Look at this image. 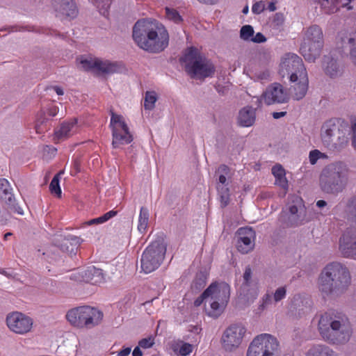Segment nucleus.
Instances as JSON below:
<instances>
[{"label": "nucleus", "instance_id": "nucleus-50", "mask_svg": "<svg viewBox=\"0 0 356 356\" xmlns=\"http://www.w3.org/2000/svg\"><path fill=\"white\" fill-rule=\"evenodd\" d=\"M321 156H323V154L317 149L311 151L309 155L311 164L314 165Z\"/></svg>", "mask_w": 356, "mask_h": 356}, {"label": "nucleus", "instance_id": "nucleus-37", "mask_svg": "<svg viewBox=\"0 0 356 356\" xmlns=\"http://www.w3.org/2000/svg\"><path fill=\"white\" fill-rule=\"evenodd\" d=\"M149 221V211L147 209L141 207L138 217V229L140 233L145 232Z\"/></svg>", "mask_w": 356, "mask_h": 356}, {"label": "nucleus", "instance_id": "nucleus-52", "mask_svg": "<svg viewBox=\"0 0 356 356\" xmlns=\"http://www.w3.org/2000/svg\"><path fill=\"white\" fill-rule=\"evenodd\" d=\"M265 9V3L263 1L256 2L253 4L252 10L255 14H260Z\"/></svg>", "mask_w": 356, "mask_h": 356}, {"label": "nucleus", "instance_id": "nucleus-12", "mask_svg": "<svg viewBox=\"0 0 356 356\" xmlns=\"http://www.w3.org/2000/svg\"><path fill=\"white\" fill-rule=\"evenodd\" d=\"M321 138L324 145L333 150L346 142L343 131L332 120L326 122L322 127Z\"/></svg>", "mask_w": 356, "mask_h": 356}, {"label": "nucleus", "instance_id": "nucleus-64", "mask_svg": "<svg viewBox=\"0 0 356 356\" xmlns=\"http://www.w3.org/2000/svg\"><path fill=\"white\" fill-rule=\"evenodd\" d=\"M132 355L133 356H142L143 355V353L139 346H137L134 348Z\"/></svg>", "mask_w": 356, "mask_h": 356}, {"label": "nucleus", "instance_id": "nucleus-59", "mask_svg": "<svg viewBox=\"0 0 356 356\" xmlns=\"http://www.w3.org/2000/svg\"><path fill=\"white\" fill-rule=\"evenodd\" d=\"M353 136H352V145L356 149V122L352 126Z\"/></svg>", "mask_w": 356, "mask_h": 356}, {"label": "nucleus", "instance_id": "nucleus-28", "mask_svg": "<svg viewBox=\"0 0 356 356\" xmlns=\"http://www.w3.org/2000/svg\"><path fill=\"white\" fill-rule=\"evenodd\" d=\"M258 296L257 284H242L240 290L241 299L248 305L254 302Z\"/></svg>", "mask_w": 356, "mask_h": 356}, {"label": "nucleus", "instance_id": "nucleus-41", "mask_svg": "<svg viewBox=\"0 0 356 356\" xmlns=\"http://www.w3.org/2000/svg\"><path fill=\"white\" fill-rule=\"evenodd\" d=\"M217 189L218 191V193L220 195L221 207H226L229 202V188L227 187L220 186V185L217 186Z\"/></svg>", "mask_w": 356, "mask_h": 356}, {"label": "nucleus", "instance_id": "nucleus-55", "mask_svg": "<svg viewBox=\"0 0 356 356\" xmlns=\"http://www.w3.org/2000/svg\"><path fill=\"white\" fill-rule=\"evenodd\" d=\"M266 41V37L261 33H257L252 37L251 42L254 43H262Z\"/></svg>", "mask_w": 356, "mask_h": 356}, {"label": "nucleus", "instance_id": "nucleus-3", "mask_svg": "<svg viewBox=\"0 0 356 356\" xmlns=\"http://www.w3.org/2000/svg\"><path fill=\"white\" fill-rule=\"evenodd\" d=\"M350 283L348 270L337 262L327 264L318 278V288L324 296L336 298L346 292Z\"/></svg>", "mask_w": 356, "mask_h": 356}, {"label": "nucleus", "instance_id": "nucleus-34", "mask_svg": "<svg viewBox=\"0 0 356 356\" xmlns=\"http://www.w3.org/2000/svg\"><path fill=\"white\" fill-rule=\"evenodd\" d=\"M49 120L44 111H40L38 113L35 126L37 133L41 134L48 129Z\"/></svg>", "mask_w": 356, "mask_h": 356}, {"label": "nucleus", "instance_id": "nucleus-6", "mask_svg": "<svg viewBox=\"0 0 356 356\" xmlns=\"http://www.w3.org/2000/svg\"><path fill=\"white\" fill-rule=\"evenodd\" d=\"M207 295L206 307L207 314L212 317L220 316L226 307L230 296V287L225 282L211 284L204 291Z\"/></svg>", "mask_w": 356, "mask_h": 356}, {"label": "nucleus", "instance_id": "nucleus-38", "mask_svg": "<svg viewBox=\"0 0 356 356\" xmlns=\"http://www.w3.org/2000/svg\"><path fill=\"white\" fill-rule=\"evenodd\" d=\"M100 59L99 58H84L80 60V67L83 70L88 71L95 70L97 71Z\"/></svg>", "mask_w": 356, "mask_h": 356}, {"label": "nucleus", "instance_id": "nucleus-15", "mask_svg": "<svg viewBox=\"0 0 356 356\" xmlns=\"http://www.w3.org/2000/svg\"><path fill=\"white\" fill-rule=\"evenodd\" d=\"M79 244V238L74 236H63L56 235L54 239V245L46 252H43V254H47L48 256H53L56 254V250L57 248H59L62 252H67L70 255L75 254L76 250Z\"/></svg>", "mask_w": 356, "mask_h": 356}, {"label": "nucleus", "instance_id": "nucleus-44", "mask_svg": "<svg viewBox=\"0 0 356 356\" xmlns=\"http://www.w3.org/2000/svg\"><path fill=\"white\" fill-rule=\"evenodd\" d=\"M346 40L347 43L350 45V59L356 66V38L348 37Z\"/></svg>", "mask_w": 356, "mask_h": 356}, {"label": "nucleus", "instance_id": "nucleus-17", "mask_svg": "<svg viewBox=\"0 0 356 356\" xmlns=\"http://www.w3.org/2000/svg\"><path fill=\"white\" fill-rule=\"evenodd\" d=\"M236 248L242 254H248L254 248L255 232L250 227H241L236 232Z\"/></svg>", "mask_w": 356, "mask_h": 356}, {"label": "nucleus", "instance_id": "nucleus-7", "mask_svg": "<svg viewBox=\"0 0 356 356\" xmlns=\"http://www.w3.org/2000/svg\"><path fill=\"white\" fill-rule=\"evenodd\" d=\"M166 252V245L161 237L152 241L143 251L140 258V268L145 273L156 270L163 262Z\"/></svg>", "mask_w": 356, "mask_h": 356}, {"label": "nucleus", "instance_id": "nucleus-27", "mask_svg": "<svg viewBox=\"0 0 356 356\" xmlns=\"http://www.w3.org/2000/svg\"><path fill=\"white\" fill-rule=\"evenodd\" d=\"M124 71V67L118 62L110 60H99L97 72L104 74L111 75L115 73H122Z\"/></svg>", "mask_w": 356, "mask_h": 356}, {"label": "nucleus", "instance_id": "nucleus-49", "mask_svg": "<svg viewBox=\"0 0 356 356\" xmlns=\"http://www.w3.org/2000/svg\"><path fill=\"white\" fill-rule=\"evenodd\" d=\"M286 290L285 287H280L274 293L273 298L275 302H279L285 298Z\"/></svg>", "mask_w": 356, "mask_h": 356}, {"label": "nucleus", "instance_id": "nucleus-26", "mask_svg": "<svg viewBox=\"0 0 356 356\" xmlns=\"http://www.w3.org/2000/svg\"><path fill=\"white\" fill-rule=\"evenodd\" d=\"M321 5V8L327 14L334 13L339 10L338 4L341 3V6L347 7L348 10L352 8L348 6L349 3L353 0H314Z\"/></svg>", "mask_w": 356, "mask_h": 356}, {"label": "nucleus", "instance_id": "nucleus-47", "mask_svg": "<svg viewBox=\"0 0 356 356\" xmlns=\"http://www.w3.org/2000/svg\"><path fill=\"white\" fill-rule=\"evenodd\" d=\"M348 211L350 217L356 221V197L350 201L348 205Z\"/></svg>", "mask_w": 356, "mask_h": 356}, {"label": "nucleus", "instance_id": "nucleus-16", "mask_svg": "<svg viewBox=\"0 0 356 356\" xmlns=\"http://www.w3.org/2000/svg\"><path fill=\"white\" fill-rule=\"evenodd\" d=\"M6 323L12 332L25 334L31 330L33 321L31 318L22 313L13 312L7 316Z\"/></svg>", "mask_w": 356, "mask_h": 356}, {"label": "nucleus", "instance_id": "nucleus-10", "mask_svg": "<svg viewBox=\"0 0 356 356\" xmlns=\"http://www.w3.org/2000/svg\"><path fill=\"white\" fill-rule=\"evenodd\" d=\"M280 74L283 78H289L291 82L296 81L298 77L305 78L306 69L301 58L295 54H285L280 63Z\"/></svg>", "mask_w": 356, "mask_h": 356}, {"label": "nucleus", "instance_id": "nucleus-2", "mask_svg": "<svg viewBox=\"0 0 356 356\" xmlns=\"http://www.w3.org/2000/svg\"><path fill=\"white\" fill-rule=\"evenodd\" d=\"M318 328L323 339L332 344H345L352 334L348 318L334 312H326L321 316Z\"/></svg>", "mask_w": 356, "mask_h": 356}, {"label": "nucleus", "instance_id": "nucleus-8", "mask_svg": "<svg viewBox=\"0 0 356 356\" xmlns=\"http://www.w3.org/2000/svg\"><path fill=\"white\" fill-rule=\"evenodd\" d=\"M66 318L75 327L90 329L101 323L103 313L94 307L83 306L68 311Z\"/></svg>", "mask_w": 356, "mask_h": 356}, {"label": "nucleus", "instance_id": "nucleus-32", "mask_svg": "<svg viewBox=\"0 0 356 356\" xmlns=\"http://www.w3.org/2000/svg\"><path fill=\"white\" fill-rule=\"evenodd\" d=\"M272 173L275 177V184L284 190L289 188L288 180L286 178L285 170L281 165H275L272 168Z\"/></svg>", "mask_w": 356, "mask_h": 356}, {"label": "nucleus", "instance_id": "nucleus-31", "mask_svg": "<svg viewBox=\"0 0 356 356\" xmlns=\"http://www.w3.org/2000/svg\"><path fill=\"white\" fill-rule=\"evenodd\" d=\"M299 78L302 81H300L298 83H296L291 90V94L293 98L296 100L302 99L305 96L308 88V83L306 77L303 78L302 76Z\"/></svg>", "mask_w": 356, "mask_h": 356}, {"label": "nucleus", "instance_id": "nucleus-57", "mask_svg": "<svg viewBox=\"0 0 356 356\" xmlns=\"http://www.w3.org/2000/svg\"><path fill=\"white\" fill-rule=\"evenodd\" d=\"M284 16L281 13H276L275 17H274V19H273V22L277 25V26H280L283 24L284 22Z\"/></svg>", "mask_w": 356, "mask_h": 356}, {"label": "nucleus", "instance_id": "nucleus-1", "mask_svg": "<svg viewBox=\"0 0 356 356\" xmlns=\"http://www.w3.org/2000/svg\"><path fill=\"white\" fill-rule=\"evenodd\" d=\"M132 38L141 49L156 54L168 45L169 35L162 24L156 19H138L133 26Z\"/></svg>", "mask_w": 356, "mask_h": 356}, {"label": "nucleus", "instance_id": "nucleus-4", "mask_svg": "<svg viewBox=\"0 0 356 356\" xmlns=\"http://www.w3.org/2000/svg\"><path fill=\"white\" fill-rule=\"evenodd\" d=\"M348 181V168L342 161L326 165L319 176L321 189L327 194L337 195L343 191Z\"/></svg>", "mask_w": 356, "mask_h": 356}, {"label": "nucleus", "instance_id": "nucleus-14", "mask_svg": "<svg viewBox=\"0 0 356 356\" xmlns=\"http://www.w3.org/2000/svg\"><path fill=\"white\" fill-rule=\"evenodd\" d=\"M245 333V328L240 324L229 326L223 332L221 342L223 348L227 351H232L238 348L242 342Z\"/></svg>", "mask_w": 356, "mask_h": 356}, {"label": "nucleus", "instance_id": "nucleus-13", "mask_svg": "<svg viewBox=\"0 0 356 356\" xmlns=\"http://www.w3.org/2000/svg\"><path fill=\"white\" fill-rule=\"evenodd\" d=\"M306 211L302 200L299 197H293L288 206L286 211L282 216V220L288 226H298L305 220Z\"/></svg>", "mask_w": 356, "mask_h": 356}, {"label": "nucleus", "instance_id": "nucleus-21", "mask_svg": "<svg viewBox=\"0 0 356 356\" xmlns=\"http://www.w3.org/2000/svg\"><path fill=\"white\" fill-rule=\"evenodd\" d=\"M70 279L76 282H90L92 284H97L103 282L104 275L101 269L92 266L87 269H81L72 273Z\"/></svg>", "mask_w": 356, "mask_h": 356}, {"label": "nucleus", "instance_id": "nucleus-25", "mask_svg": "<svg viewBox=\"0 0 356 356\" xmlns=\"http://www.w3.org/2000/svg\"><path fill=\"white\" fill-rule=\"evenodd\" d=\"M323 70L330 78H336L342 74V69L337 59L331 56L323 58Z\"/></svg>", "mask_w": 356, "mask_h": 356}, {"label": "nucleus", "instance_id": "nucleus-29", "mask_svg": "<svg viewBox=\"0 0 356 356\" xmlns=\"http://www.w3.org/2000/svg\"><path fill=\"white\" fill-rule=\"evenodd\" d=\"M255 118V109L246 106L239 111L238 122L242 127H250L254 123Z\"/></svg>", "mask_w": 356, "mask_h": 356}, {"label": "nucleus", "instance_id": "nucleus-46", "mask_svg": "<svg viewBox=\"0 0 356 356\" xmlns=\"http://www.w3.org/2000/svg\"><path fill=\"white\" fill-rule=\"evenodd\" d=\"M49 189L51 193H54L58 197L61 195V190L59 185V175H56L54 177L49 184Z\"/></svg>", "mask_w": 356, "mask_h": 356}, {"label": "nucleus", "instance_id": "nucleus-23", "mask_svg": "<svg viewBox=\"0 0 356 356\" xmlns=\"http://www.w3.org/2000/svg\"><path fill=\"white\" fill-rule=\"evenodd\" d=\"M324 43L302 41L300 52L304 58L314 63L320 56Z\"/></svg>", "mask_w": 356, "mask_h": 356}, {"label": "nucleus", "instance_id": "nucleus-40", "mask_svg": "<svg viewBox=\"0 0 356 356\" xmlns=\"http://www.w3.org/2000/svg\"><path fill=\"white\" fill-rule=\"evenodd\" d=\"M193 345L184 341H179L175 345L173 350L181 356H186L193 351Z\"/></svg>", "mask_w": 356, "mask_h": 356}, {"label": "nucleus", "instance_id": "nucleus-35", "mask_svg": "<svg viewBox=\"0 0 356 356\" xmlns=\"http://www.w3.org/2000/svg\"><path fill=\"white\" fill-rule=\"evenodd\" d=\"M76 123V119H74L71 122L63 123L60 129L56 131L55 135L58 139H63L70 136V131Z\"/></svg>", "mask_w": 356, "mask_h": 356}, {"label": "nucleus", "instance_id": "nucleus-20", "mask_svg": "<svg viewBox=\"0 0 356 356\" xmlns=\"http://www.w3.org/2000/svg\"><path fill=\"white\" fill-rule=\"evenodd\" d=\"M0 197L8 207V209L19 215H23V209L19 203L16 202L12 193V188L10 184L6 179H0Z\"/></svg>", "mask_w": 356, "mask_h": 356}, {"label": "nucleus", "instance_id": "nucleus-54", "mask_svg": "<svg viewBox=\"0 0 356 356\" xmlns=\"http://www.w3.org/2000/svg\"><path fill=\"white\" fill-rule=\"evenodd\" d=\"M8 211H10V209H8V208L6 209V210H1L0 209V224L4 225L7 222L9 218V213ZM10 211H12L10 210Z\"/></svg>", "mask_w": 356, "mask_h": 356}, {"label": "nucleus", "instance_id": "nucleus-9", "mask_svg": "<svg viewBox=\"0 0 356 356\" xmlns=\"http://www.w3.org/2000/svg\"><path fill=\"white\" fill-rule=\"evenodd\" d=\"M279 348L277 339L269 334L254 338L247 350L246 356H275Z\"/></svg>", "mask_w": 356, "mask_h": 356}, {"label": "nucleus", "instance_id": "nucleus-43", "mask_svg": "<svg viewBox=\"0 0 356 356\" xmlns=\"http://www.w3.org/2000/svg\"><path fill=\"white\" fill-rule=\"evenodd\" d=\"M156 100L157 97L154 92H147L145 97V108L147 110H152L154 108Z\"/></svg>", "mask_w": 356, "mask_h": 356}, {"label": "nucleus", "instance_id": "nucleus-33", "mask_svg": "<svg viewBox=\"0 0 356 356\" xmlns=\"http://www.w3.org/2000/svg\"><path fill=\"white\" fill-rule=\"evenodd\" d=\"M306 356H337V354L328 346L318 344L313 346Z\"/></svg>", "mask_w": 356, "mask_h": 356}, {"label": "nucleus", "instance_id": "nucleus-58", "mask_svg": "<svg viewBox=\"0 0 356 356\" xmlns=\"http://www.w3.org/2000/svg\"><path fill=\"white\" fill-rule=\"evenodd\" d=\"M220 175H228L229 173V168L226 165H220L217 170Z\"/></svg>", "mask_w": 356, "mask_h": 356}, {"label": "nucleus", "instance_id": "nucleus-48", "mask_svg": "<svg viewBox=\"0 0 356 356\" xmlns=\"http://www.w3.org/2000/svg\"><path fill=\"white\" fill-rule=\"evenodd\" d=\"M243 284H256L252 280V269L250 266H247L243 273Z\"/></svg>", "mask_w": 356, "mask_h": 356}, {"label": "nucleus", "instance_id": "nucleus-42", "mask_svg": "<svg viewBox=\"0 0 356 356\" xmlns=\"http://www.w3.org/2000/svg\"><path fill=\"white\" fill-rule=\"evenodd\" d=\"M254 33V31L251 25H244L240 30V38L244 41H251Z\"/></svg>", "mask_w": 356, "mask_h": 356}, {"label": "nucleus", "instance_id": "nucleus-22", "mask_svg": "<svg viewBox=\"0 0 356 356\" xmlns=\"http://www.w3.org/2000/svg\"><path fill=\"white\" fill-rule=\"evenodd\" d=\"M263 95L264 101L268 105L275 103H284L289 99V96L286 92L284 90L283 86L277 83H275L270 86Z\"/></svg>", "mask_w": 356, "mask_h": 356}, {"label": "nucleus", "instance_id": "nucleus-24", "mask_svg": "<svg viewBox=\"0 0 356 356\" xmlns=\"http://www.w3.org/2000/svg\"><path fill=\"white\" fill-rule=\"evenodd\" d=\"M54 8L60 17L74 18L77 14L76 6L72 0H54Z\"/></svg>", "mask_w": 356, "mask_h": 356}, {"label": "nucleus", "instance_id": "nucleus-51", "mask_svg": "<svg viewBox=\"0 0 356 356\" xmlns=\"http://www.w3.org/2000/svg\"><path fill=\"white\" fill-rule=\"evenodd\" d=\"M154 339L152 337H148L141 339L139 343V347L143 348H148L152 347L154 345Z\"/></svg>", "mask_w": 356, "mask_h": 356}, {"label": "nucleus", "instance_id": "nucleus-39", "mask_svg": "<svg viewBox=\"0 0 356 356\" xmlns=\"http://www.w3.org/2000/svg\"><path fill=\"white\" fill-rule=\"evenodd\" d=\"M117 213H118L117 211L112 210V211H110L106 213L105 214H104L103 216H102L99 218H94V219L90 220L88 221H86L84 222V224L86 225H93L102 224V223H104V222L108 221L111 218L117 215Z\"/></svg>", "mask_w": 356, "mask_h": 356}, {"label": "nucleus", "instance_id": "nucleus-30", "mask_svg": "<svg viewBox=\"0 0 356 356\" xmlns=\"http://www.w3.org/2000/svg\"><path fill=\"white\" fill-rule=\"evenodd\" d=\"M302 41L324 43L322 29L317 25L309 26L305 32Z\"/></svg>", "mask_w": 356, "mask_h": 356}, {"label": "nucleus", "instance_id": "nucleus-5", "mask_svg": "<svg viewBox=\"0 0 356 356\" xmlns=\"http://www.w3.org/2000/svg\"><path fill=\"white\" fill-rule=\"evenodd\" d=\"M180 61L191 77L206 78L212 76L215 72L212 63L193 47L186 50Z\"/></svg>", "mask_w": 356, "mask_h": 356}, {"label": "nucleus", "instance_id": "nucleus-56", "mask_svg": "<svg viewBox=\"0 0 356 356\" xmlns=\"http://www.w3.org/2000/svg\"><path fill=\"white\" fill-rule=\"evenodd\" d=\"M207 295L204 296V292L202 293V295L198 297L194 302V305L195 307H199L203 302H204V306L205 307L207 306H209L208 303H207Z\"/></svg>", "mask_w": 356, "mask_h": 356}, {"label": "nucleus", "instance_id": "nucleus-11", "mask_svg": "<svg viewBox=\"0 0 356 356\" xmlns=\"http://www.w3.org/2000/svg\"><path fill=\"white\" fill-rule=\"evenodd\" d=\"M110 127L112 129V146L119 148L121 145L129 144L133 140V137L122 115L111 111Z\"/></svg>", "mask_w": 356, "mask_h": 356}, {"label": "nucleus", "instance_id": "nucleus-36", "mask_svg": "<svg viewBox=\"0 0 356 356\" xmlns=\"http://www.w3.org/2000/svg\"><path fill=\"white\" fill-rule=\"evenodd\" d=\"M207 275L203 272L198 273L191 284L193 291L197 293L201 291L206 286Z\"/></svg>", "mask_w": 356, "mask_h": 356}, {"label": "nucleus", "instance_id": "nucleus-62", "mask_svg": "<svg viewBox=\"0 0 356 356\" xmlns=\"http://www.w3.org/2000/svg\"><path fill=\"white\" fill-rule=\"evenodd\" d=\"M226 176L227 175H220L218 181H219V184H221L220 186H224V187L227 186V183Z\"/></svg>", "mask_w": 356, "mask_h": 356}, {"label": "nucleus", "instance_id": "nucleus-19", "mask_svg": "<svg viewBox=\"0 0 356 356\" xmlns=\"http://www.w3.org/2000/svg\"><path fill=\"white\" fill-rule=\"evenodd\" d=\"M339 251L345 257L356 258V229H347L341 236Z\"/></svg>", "mask_w": 356, "mask_h": 356}, {"label": "nucleus", "instance_id": "nucleus-18", "mask_svg": "<svg viewBox=\"0 0 356 356\" xmlns=\"http://www.w3.org/2000/svg\"><path fill=\"white\" fill-rule=\"evenodd\" d=\"M312 308L310 298L305 294L295 295L289 306V314L295 318H301L308 314Z\"/></svg>", "mask_w": 356, "mask_h": 356}, {"label": "nucleus", "instance_id": "nucleus-61", "mask_svg": "<svg viewBox=\"0 0 356 356\" xmlns=\"http://www.w3.org/2000/svg\"><path fill=\"white\" fill-rule=\"evenodd\" d=\"M131 350V347L125 348L118 353V356H127L130 354Z\"/></svg>", "mask_w": 356, "mask_h": 356}, {"label": "nucleus", "instance_id": "nucleus-63", "mask_svg": "<svg viewBox=\"0 0 356 356\" xmlns=\"http://www.w3.org/2000/svg\"><path fill=\"white\" fill-rule=\"evenodd\" d=\"M273 117L274 119H279L282 117H284L286 115V111H282V112H273Z\"/></svg>", "mask_w": 356, "mask_h": 356}, {"label": "nucleus", "instance_id": "nucleus-45", "mask_svg": "<svg viewBox=\"0 0 356 356\" xmlns=\"http://www.w3.org/2000/svg\"><path fill=\"white\" fill-rule=\"evenodd\" d=\"M166 17L175 23H179L182 21V18L179 13L174 8H165Z\"/></svg>", "mask_w": 356, "mask_h": 356}, {"label": "nucleus", "instance_id": "nucleus-60", "mask_svg": "<svg viewBox=\"0 0 356 356\" xmlns=\"http://www.w3.org/2000/svg\"><path fill=\"white\" fill-rule=\"evenodd\" d=\"M58 113V108L56 106H51L47 109V115L51 117H54Z\"/></svg>", "mask_w": 356, "mask_h": 356}, {"label": "nucleus", "instance_id": "nucleus-53", "mask_svg": "<svg viewBox=\"0 0 356 356\" xmlns=\"http://www.w3.org/2000/svg\"><path fill=\"white\" fill-rule=\"evenodd\" d=\"M271 302V296L269 294H266L262 298V302L259 306L258 309L260 311H263L266 309V306L268 305Z\"/></svg>", "mask_w": 356, "mask_h": 356}]
</instances>
